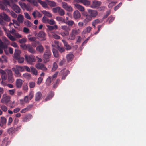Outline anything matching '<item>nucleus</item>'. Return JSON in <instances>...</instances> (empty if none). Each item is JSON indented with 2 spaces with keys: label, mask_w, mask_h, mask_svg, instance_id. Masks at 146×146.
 Wrapping results in <instances>:
<instances>
[{
  "label": "nucleus",
  "mask_w": 146,
  "mask_h": 146,
  "mask_svg": "<svg viewBox=\"0 0 146 146\" xmlns=\"http://www.w3.org/2000/svg\"><path fill=\"white\" fill-rule=\"evenodd\" d=\"M117 2L116 1H112L108 5V7L110 8H112L114 5H115Z\"/></svg>",
  "instance_id": "nucleus-48"
},
{
  "label": "nucleus",
  "mask_w": 146,
  "mask_h": 146,
  "mask_svg": "<svg viewBox=\"0 0 146 146\" xmlns=\"http://www.w3.org/2000/svg\"><path fill=\"white\" fill-rule=\"evenodd\" d=\"M29 46V45L23 44L20 45L21 47L24 50L28 49V47Z\"/></svg>",
  "instance_id": "nucleus-53"
},
{
  "label": "nucleus",
  "mask_w": 146,
  "mask_h": 146,
  "mask_svg": "<svg viewBox=\"0 0 146 146\" xmlns=\"http://www.w3.org/2000/svg\"><path fill=\"white\" fill-rule=\"evenodd\" d=\"M54 94L53 92H51L50 93V94H49L46 98L45 100L46 101H47L49 100L51 98L54 96Z\"/></svg>",
  "instance_id": "nucleus-37"
},
{
  "label": "nucleus",
  "mask_w": 146,
  "mask_h": 146,
  "mask_svg": "<svg viewBox=\"0 0 146 146\" xmlns=\"http://www.w3.org/2000/svg\"><path fill=\"white\" fill-rule=\"evenodd\" d=\"M62 29L63 30H64L66 31H69V29L68 27L66 25H63L61 27Z\"/></svg>",
  "instance_id": "nucleus-57"
},
{
  "label": "nucleus",
  "mask_w": 146,
  "mask_h": 146,
  "mask_svg": "<svg viewBox=\"0 0 146 146\" xmlns=\"http://www.w3.org/2000/svg\"><path fill=\"white\" fill-rule=\"evenodd\" d=\"M43 79L41 77L38 78L37 82V84H40L43 80Z\"/></svg>",
  "instance_id": "nucleus-64"
},
{
  "label": "nucleus",
  "mask_w": 146,
  "mask_h": 146,
  "mask_svg": "<svg viewBox=\"0 0 146 146\" xmlns=\"http://www.w3.org/2000/svg\"><path fill=\"white\" fill-rule=\"evenodd\" d=\"M9 76L8 79L9 82L12 83L14 81V79L12 76V73L11 70H8L7 71Z\"/></svg>",
  "instance_id": "nucleus-11"
},
{
  "label": "nucleus",
  "mask_w": 146,
  "mask_h": 146,
  "mask_svg": "<svg viewBox=\"0 0 146 146\" xmlns=\"http://www.w3.org/2000/svg\"><path fill=\"white\" fill-rule=\"evenodd\" d=\"M35 86V83L34 82H31L29 83V87L31 88H34Z\"/></svg>",
  "instance_id": "nucleus-59"
},
{
  "label": "nucleus",
  "mask_w": 146,
  "mask_h": 146,
  "mask_svg": "<svg viewBox=\"0 0 146 146\" xmlns=\"http://www.w3.org/2000/svg\"><path fill=\"white\" fill-rule=\"evenodd\" d=\"M46 1L48 3V5L51 7H54L56 6V3L55 2L52 1H49L46 0Z\"/></svg>",
  "instance_id": "nucleus-27"
},
{
  "label": "nucleus",
  "mask_w": 146,
  "mask_h": 146,
  "mask_svg": "<svg viewBox=\"0 0 146 146\" xmlns=\"http://www.w3.org/2000/svg\"><path fill=\"white\" fill-rule=\"evenodd\" d=\"M24 24L28 27H31L32 25V23L28 20L25 21L24 22Z\"/></svg>",
  "instance_id": "nucleus-41"
},
{
  "label": "nucleus",
  "mask_w": 146,
  "mask_h": 146,
  "mask_svg": "<svg viewBox=\"0 0 146 146\" xmlns=\"http://www.w3.org/2000/svg\"><path fill=\"white\" fill-rule=\"evenodd\" d=\"M38 2L40 3L42 6L44 8H46L48 7V5L47 3L44 1H41V0H38Z\"/></svg>",
  "instance_id": "nucleus-29"
},
{
  "label": "nucleus",
  "mask_w": 146,
  "mask_h": 146,
  "mask_svg": "<svg viewBox=\"0 0 146 146\" xmlns=\"http://www.w3.org/2000/svg\"><path fill=\"white\" fill-rule=\"evenodd\" d=\"M56 20L59 21V22H65L64 21V19H63L62 18L59 17H56Z\"/></svg>",
  "instance_id": "nucleus-52"
},
{
  "label": "nucleus",
  "mask_w": 146,
  "mask_h": 146,
  "mask_svg": "<svg viewBox=\"0 0 146 146\" xmlns=\"http://www.w3.org/2000/svg\"><path fill=\"white\" fill-rule=\"evenodd\" d=\"M80 30L79 29H74L72 30L71 32L75 35L80 33Z\"/></svg>",
  "instance_id": "nucleus-32"
},
{
  "label": "nucleus",
  "mask_w": 146,
  "mask_h": 146,
  "mask_svg": "<svg viewBox=\"0 0 146 146\" xmlns=\"http://www.w3.org/2000/svg\"><path fill=\"white\" fill-rule=\"evenodd\" d=\"M100 21L98 19H96L94 20L92 23V25L94 27H95V25L99 23Z\"/></svg>",
  "instance_id": "nucleus-42"
},
{
  "label": "nucleus",
  "mask_w": 146,
  "mask_h": 146,
  "mask_svg": "<svg viewBox=\"0 0 146 146\" xmlns=\"http://www.w3.org/2000/svg\"><path fill=\"white\" fill-rule=\"evenodd\" d=\"M22 89L23 91L27 92L28 90V87L26 83L24 84L22 86Z\"/></svg>",
  "instance_id": "nucleus-34"
},
{
  "label": "nucleus",
  "mask_w": 146,
  "mask_h": 146,
  "mask_svg": "<svg viewBox=\"0 0 146 146\" xmlns=\"http://www.w3.org/2000/svg\"><path fill=\"white\" fill-rule=\"evenodd\" d=\"M58 13L61 15H63L65 14V12L64 10L61 9L60 7V9H59L58 11Z\"/></svg>",
  "instance_id": "nucleus-50"
},
{
  "label": "nucleus",
  "mask_w": 146,
  "mask_h": 146,
  "mask_svg": "<svg viewBox=\"0 0 146 146\" xmlns=\"http://www.w3.org/2000/svg\"><path fill=\"white\" fill-rule=\"evenodd\" d=\"M75 35L72 32L71 33L68 38L70 40H73L75 39Z\"/></svg>",
  "instance_id": "nucleus-39"
},
{
  "label": "nucleus",
  "mask_w": 146,
  "mask_h": 146,
  "mask_svg": "<svg viewBox=\"0 0 146 146\" xmlns=\"http://www.w3.org/2000/svg\"><path fill=\"white\" fill-rule=\"evenodd\" d=\"M3 42L0 39V47L4 49V51L6 54H8V52L6 50L8 46L10 44V42L7 38L3 37L2 38Z\"/></svg>",
  "instance_id": "nucleus-1"
},
{
  "label": "nucleus",
  "mask_w": 146,
  "mask_h": 146,
  "mask_svg": "<svg viewBox=\"0 0 146 146\" xmlns=\"http://www.w3.org/2000/svg\"><path fill=\"white\" fill-rule=\"evenodd\" d=\"M3 29L6 32L7 36L12 41L16 40L15 38L11 35L10 32L8 31H7L6 28L4 27L3 28Z\"/></svg>",
  "instance_id": "nucleus-6"
},
{
  "label": "nucleus",
  "mask_w": 146,
  "mask_h": 146,
  "mask_svg": "<svg viewBox=\"0 0 146 146\" xmlns=\"http://www.w3.org/2000/svg\"><path fill=\"white\" fill-rule=\"evenodd\" d=\"M62 7L66 10L69 11H73V9L72 7L69 5L65 2L62 3Z\"/></svg>",
  "instance_id": "nucleus-7"
},
{
  "label": "nucleus",
  "mask_w": 146,
  "mask_h": 146,
  "mask_svg": "<svg viewBox=\"0 0 146 146\" xmlns=\"http://www.w3.org/2000/svg\"><path fill=\"white\" fill-rule=\"evenodd\" d=\"M58 66L56 63H54L53 64V66L52 69V71H55L56 69L57 68Z\"/></svg>",
  "instance_id": "nucleus-56"
},
{
  "label": "nucleus",
  "mask_w": 146,
  "mask_h": 146,
  "mask_svg": "<svg viewBox=\"0 0 146 146\" xmlns=\"http://www.w3.org/2000/svg\"><path fill=\"white\" fill-rule=\"evenodd\" d=\"M2 1L3 4L5 6L8 5L11 6V5L10 4L9 1L7 0H3Z\"/></svg>",
  "instance_id": "nucleus-51"
},
{
  "label": "nucleus",
  "mask_w": 146,
  "mask_h": 146,
  "mask_svg": "<svg viewBox=\"0 0 146 146\" xmlns=\"http://www.w3.org/2000/svg\"><path fill=\"white\" fill-rule=\"evenodd\" d=\"M1 108L2 110L4 112L6 111L7 110V107L3 105H2L1 106Z\"/></svg>",
  "instance_id": "nucleus-55"
},
{
  "label": "nucleus",
  "mask_w": 146,
  "mask_h": 146,
  "mask_svg": "<svg viewBox=\"0 0 146 146\" xmlns=\"http://www.w3.org/2000/svg\"><path fill=\"white\" fill-rule=\"evenodd\" d=\"M55 43L56 44V45L54 46V45H52V46L53 47L55 46L61 52H62L64 51V49L62 47H60L58 45V42L57 41H55Z\"/></svg>",
  "instance_id": "nucleus-17"
},
{
  "label": "nucleus",
  "mask_w": 146,
  "mask_h": 146,
  "mask_svg": "<svg viewBox=\"0 0 146 146\" xmlns=\"http://www.w3.org/2000/svg\"><path fill=\"white\" fill-rule=\"evenodd\" d=\"M12 70L15 73V75L16 77H20L21 76V74L19 71L21 72L24 71V66H21L16 65L15 67L12 68Z\"/></svg>",
  "instance_id": "nucleus-2"
},
{
  "label": "nucleus",
  "mask_w": 146,
  "mask_h": 146,
  "mask_svg": "<svg viewBox=\"0 0 146 146\" xmlns=\"http://www.w3.org/2000/svg\"><path fill=\"white\" fill-rule=\"evenodd\" d=\"M75 6L76 8L78 9L80 11H83L84 10V8L81 5L78 4H75Z\"/></svg>",
  "instance_id": "nucleus-26"
},
{
  "label": "nucleus",
  "mask_w": 146,
  "mask_h": 146,
  "mask_svg": "<svg viewBox=\"0 0 146 146\" xmlns=\"http://www.w3.org/2000/svg\"><path fill=\"white\" fill-rule=\"evenodd\" d=\"M36 50L40 53L43 52L44 50L43 47L42 45L38 46L36 48Z\"/></svg>",
  "instance_id": "nucleus-30"
},
{
  "label": "nucleus",
  "mask_w": 146,
  "mask_h": 146,
  "mask_svg": "<svg viewBox=\"0 0 146 146\" xmlns=\"http://www.w3.org/2000/svg\"><path fill=\"white\" fill-rule=\"evenodd\" d=\"M10 96L4 94L3 95V97L1 100V102L3 103L6 104L10 101Z\"/></svg>",
  "instance_id": "nucleus-5"
},
{
  "label": "nucleus",
  "mask_w": 146,
  "mask_h": 146,
  "mask_svg": "<svg viewBox=\"0 0 146 146\" xmlns=\"http://www.w3.org/2000/svg\"><path fill=\"white\" fill-rule=\"evenodd\" d=\"M51 53L49 50H47L45 51L43 56L45 62L49 61V59L50 58Z\"/></svg>",
  "instance_id": "nucleus-4"
},
{
  "label": "nucleus",
  "mask_w": 146,
  "mask_h": 146,
  "mask_svg": "<svg viewBox=\"0 0 146 146\" xmlns=\"http://www.w3.org/2000/svg\"><path fill=\"white\" fill-rule=\"evenodd\" d=\"M32 15L35 18H36L37 17H40L42 16L41 14L36 10L33 12Z\"/></svg>",
  "instance_id": "nucleus-19"
},
{
  "label": "nucleus",
  "mask_w": 146,
  "mask_h": 146,
  "mask_svg": "<svg viewBox=\"0 0 146 146\" xmlns=\"http://www.w3.org/2000/svg\"><path fill=\"white\" fill-rule=\"evenodd\" d=\"M1 120L0 121V126L2 127L5 125L6 122V119L5 118L3 117H1Z\"/></svg>",
  "instance_id": "nucleus-20"
},
{
  "label": "nucleus",
  "mask_w": 146,
  "mask_h": 146,
  "mask_svg": "<svg viewBox=\"0 0 146 146\" xmlns=\"http://www.w3.org/2000/svg\"><path fill=\"white\" fill-rule=\"evenodd\" d=\"M101 4V3L99 1H96L93 2L91 7L92 8H95L99 6Z\"/></svg>",
  "instance_id": "nucleus-23"
},
{
  "label": "nucleus",
  "mask_w": 146,
  "mask_h": 146,
  "mask_svg": "<svg viewBox=\"0 0 146 146\" xmlns=\"http://www.w3.org/2000/svg\"><path fill=\"white\" fill-rule=\"evenodd\" d=\"M19 4L23 9H26L28 11H30L33 9V8L32 7L29 8V6H27L23 3L19 2Z\"/></svg>",
  "instance_id": "nucleus-9"
},
{
  "label": "nucleus",
  "mask_w": 146,
  "mask_h": 146,
  "mask_svg": "<svg viewBox=\"0 0 146 146\" xmlns=\"http://www.w3.org/2000/svg\"><path fill=\"white\" fill-rule=\"evenodd\" d=\"M51 77H49L46 79V84L47 85H49L51 82Z\"/></svg>",
  "instance_id": "nucleus-38"
},
{
  "label": "nucleus",
  "mask_w": 146,
  "mask_h": 146,
  "mask_svg": "<svg viewBox=\"0 0 146 146\" xmlns=\"http://www.w3.org/2000/svg\"><path fill=\"white\" fill-rule=\"evenodd\" d=\"M62 41L63 42L64 46L66 47V49L67 50H69L71 48V47L70 46L68 45L67 42L64 40H62Z\"/></svg>",
  "instance_id": "nucleus-31"
},
{
  "label": "nucleus",
  "mask_w": 146,
  "mask_h": 146,
  "mask_svg": "<svg viewBox=\"0 0 146 146\" xmlns=\"http://www.w3.org/2000/svg\"><path fill=\"white\" fill-rule=\"evenodd\" d=\"M52 51L54 56L56 57H58L59 56V54L58 51L54 49H53Z\"/></svg>",
  "instance_id": "nucleus-40"
},
{
  "label": "nucleus",
  "mask_w": 146,
  "mask_h": 146,
  "mask_svg": "<svg viewBox=\"0 0 146 146\" xmlns=\"http://www.w3.org/2000/svg\"><path fill=\"white\" fill-rule=\"evenodd\" d=\"M81 15L79 12L77 11H76L73 13V17L74 19H77L80 17Z\"/></svg>",
  "instance_id": "nucleus-18"
},
{
  "label": "nucleus",
  "mask_w": 146,
  "mask_h": 146,
  "mask_svg": "<svg viewBox=\"0 0 146 146\" xmlns=\"http://www.w3.org/2000/svg\"><path fill=\"white\" fill-rule=\"evenodd\" d=\"M60 34L62 36L64 37L68 35L69 34V32L68 31H67L65 32H61Z\"/></svg>",
  "instance_id": "nucleus-43"
},
{
  "label": "nucleus",
  "mask_w": 146,
  "mask_h": 146,
  "mask_svg": "<svg viewBox=\"0 0 146 146\" xmlns=\"http://www.w3.org/2000/svg\"><path fill=\"white\" fill-rule=\"evenodd\" d=\"M26 41H27V39L25 38H22L19 40V42L21 43H25Z\"/></svg>",
  "instance_id": "nucleus-60"
},
{
  "label": "nucleus",
  "mask_w": 146,
  "mask_h": 146,
  "mask_svg": "<svg viewBox=\"0 0 146 146\" xmlns=\"http://www.w3.org/2000/svg\"><path fill=\"white\" fill-rule=\"evenodd\" d=\"M28 51L31 53H34L35 52V50L33 49L29 45V46L28 48Z\"/></svg>",
  "instance_id": "nucleus-47"
},
{
  "label": "nucleus",
  "mask_w": 146,
  "mask_h": 146,
  "mask_svg": "<svg viewBox=\"0 0 146 146\" xmlns=\"http://www.w3.org/2000/svg\"><path fill=\"white\" fill-rule=\"evenodd\" d=\"M52 36L54 38L56 39H59L60 38V36L54 33H53Z\"/></svg>",
  "instance_id": "nucleus-62"
},
{
  "label": "nucleus",
  "mask_w": 146,
  "mask_h": 146,
  "mask_svg": "<svg viewBox=\"0 0 146 146\" xmlns=\"http://www.w3.org/2000/svg\"><path fill=\"white\" fill-rule=\"evenodd\" d=\"M76 1L77 3H81L84 5L87 6L90 4V2L88 0H76Z\"/></svg>",
  "instance_id": "nucleus-14"
},
{
  "label": "nucleus",
  "mask_w": 146,
  "mask_h": 146,
  "mask_svg": "<svg viewBox=\"0 0 146 146\" xmlns=\"http://www.w3.org/2000/svg\"><path fill=\"white\" fill-rule=\"evenodd\" d=\"M42 97V94L40 92H37L35 95V100L36 101H39Z\"/></svg>",
  "instance_id": "nucleus-21"
},
{
  "label": "nucleus",
  "mask_w": 146,
  "mask_h": 146,
  "mask_svg": "<svg viewBox=\"0 0 146 146\" xmlns=\"http://www.w3.org/2000/svg\"><path fill=\"white\" fill-rule=\"evenodd\" d=\"M73 57V55L72 54H68L66 56L67 59L68 61H71L72 60Z\"/></svg>",
  "instance_id": "nucleus-33"
},
{
  "label": "nucleus",
  "mask_w": 146,
  "mask_h": 146,
  "mask_svg": "<svg viewBox=\"0 0 146 146\" xmlns=\"http://www.w3.org/2000/svg\"><path fill=\"white\" fill-rule=\"evenodd\" d=\"M17 59L18 62L19 63H23L24 60V58L23 57H19L18 58H17Z\"/></svg>",
  "instance_id": "nucleus-49"
},
{
  "label": "nucleus",
  "mask_w": 146,
  "mask_h": 146,
  "mask_svg": "<svg viewBox=\"0 0 146 146\" xmlns=\"http://www.w3.org/2000/svg\"><path fill=\"white\" fill-rule=\"evenodd\" d=\"M14 37H15L16 39V38H21L22 37V36L21 34L17 32L15 33H14Z\"/></svg>",
  "instance_id": "nucleus-35"
},
{
  "label": "nucleus",
  "mask_w": 146,
  "mask_h": 146,
  "mask_svg": "<svg viewBox=\"0 0 146 146\" xmlns=\"http://www.w3.org/2000/svg\"><path fill=\"white\" fill-rule=\"evenodd\" d=\"M21 53V51L18 50H15L13 55L14 58L17 59L20 57V54Z\"/></svg>",
  "instance_id": "nucleus-16"
},
{
  "label": "nucleus",
  "mask_w": 146,
  "mask_h": 146,
  "mask_svg": "<svg viewBox=\"0 0 146 146\" xmlns=\"http://www.w3.org/2000/svg\"><path fill=\"white\" fill-rule=\"evenodd\" d=\"M23 32L26 34H28L29 33L30 30L28 28L24 27L23 28Z\"/></svg>",
  "instance_id": "nucleus-54"
},
{
  "label": "nucleus",
  "mask_w": 146,
  "mask_h": 146,
  "mask_svg": "<svg viewBox=\"0 0 146 146\" xmlns=\"http://www.w3.org/2000/svg\"><path fill=\"white\" fill-rule=\"evenodd\" d=\"M38 36L39 37L43 38L42 40V41H43L46 39L45 37L46 36V34L43 31H40L38 34Z\"/></svg>",
  "instance_id": "nucleus-13"
},
{
  "label": "nucleus",
  "mask_w": 146,
  "mask_h": 146,
  "mask_svg": "<svg viewBox=\"0 0 146 146\" xmlns=\"http://www.w3.org/2000/svg\"><path fill=\"white\" fill-rule=\"evenodd\" d=\"M17 20L19 23H22L24 20L23 16L21 14L19 15L17 18Z\"/></svg>",
  "instance_id": "nucleus-24"
},
{
  "label": "nucleus",
  "mask_w": 146,
  "mask_h": 146,
  "mask_svg": "<svg viewBox=\"0 0 146 146\" xmlns=\"http://www.w3.org/2000/svg\"><path fill=\"white\" fill-rule=\"evenodd\" d=\"M42 12L43 14H44L46 16L48 17H52V15L50 12L48 11H42Z\"/></svg>",
  "instance_id": "nucleus-28"
},
{
  "label": "nucleus",
  "mask_w": 146,
  "mask_h": 146,
  "mask_svg": "<svg viewBox=\"0 0 146 146\" xmlns=\"http://www.w3.org/2000/svg\"><path fill=\"white\" fill-rule=\"evenodd\" d=\"M2 16L3 17L4 19L7 21H8L10 20L9 17L5 13H3V14L2 15Z\"/></svg>",
  "instance_id": "nucleus-44"
},
{
  "label": "nucleus",
  "mask_w": 146,
  "mask_h": 146,
  "mask_svg": "<svg viewBox=\"0 0 146 146\" xmlns=\"http://www.w3.org/2000/svg\"><path fill=\"white\" fill-rule=\"evenodd\" d=\"M65 23L67 24L69 26H72L74 24V22L71 20H70L66 22H65Z\"/></svg>",
  "instance_id": "nucleus-46"
},
{
  "label": "nucleus",
  "mask_w": 146,
  "mask_h": 146,
  "mask_svg": "<svg viewBox=\"0 0 146 146\" xmlns=\"http://www.w3.org/2000/svg\"><path fill=\"white\" fill-rule=\"evenodd\" d=\"M25 57L26 60L29 64H32L33 62L36 61L34 56L33 55L28 56L26 55H25Z\"/></svg>",
  "instance_id": "nucleus-3"
},
{
  "label": "nucleus",
  "mask_w": 146,
  "mask_h": 146,
  "mask_svg": "<svg viewBox=\"0 0 146 146\" xmlns=\"http://www.w3.org/2000/svg\"><path fill=\"white\" fill-rule=\"evenodd\" d=\"M30 68L31 69V72L35 76L37 75L38 71L34 67L31 66Z\"/></svg>",
  "instance_id": "nucleus-22"
},
{
  "label": "nucleus",
  "mask_w": 146,
  "mask_h": 146,
  "mask_svg": "<svg viewBox=\"0 0 146 146\" xmlns=\"http://www.w3.org/2000/svg\"><path fill=\"white\" fill-rule=\"evenodd\" d=\"M36 67L38 69H40L44 71H46L47 68L42 63H38L35 65Z\"/></svg>",
  "instance_id": "nucleus-8"
},
{
  "label": "nucleus",
  "mask_w": 146,
  "mask_h": 146,
  "mask_svg": "<svg viewBox=\"0 0 146 146\" xmlns=\"http://www.w3.org/2000/svg\"><path fill=\"white\" fill-rule=\"evenodd\" d=\"M92 28L90 26H88L87 27L86 29H84L82 32L83 34H86L87 33H89L90 32Z\"/></svg>",
  "instance_id": "nucleus-25"
},
{
  "label": "nucleus",
  "mask_w": 146,
  "mask_h": 146,
  "mask_svg": "<svg viewBox=\"0 0 146 146\" xmlns=\"http://www.w3.org/2000/svg\"><path fill=\"white\" fill-rule=\"evenodd\" d=\"M48 23L50 25H53L55 23V22L53 19H52L50 20L49 19Z\"/></svg>",
  "instance_id": "nucleus-63"
},
{
  "label": "nucleus",
  "mask_w": 146,
  "mask_h": 146,
  "mask_svg": "<svg viewBox=\"0 0 146 146\" xmlns=\"http://www.w3.org/2000/svg\"><path fill=\"white\" fill-rule=\"evenodd\" d=\"M34 92L33 91H30L29 94V100H31L33 97Z\"/></svg>",
  "instance_id": "nucleus-45"
},
{
  "label": "nucleus",
  "mask_w": 146,
  "mask_h": 146,
  "mask_svg": "<svg viewBox=\"0 0 146 146\" xmlns=\"http://www.w3.org/2000/svg\"><path fill=\"white\" fill-rule=\"evenodd\" d=\"M49 19L45 16H44L42 18V21L44 23H48Z\"/></svg>",
  "instance_id": "nucleus-61"
},
{
  "label": "nucleus",
  "mask_w": 146,
  "mask_h": 146,
  "mask_svg": "<svg viewBox=\"0 0 146 146\" xmlns=\"http://www.w3.org/2000/svg\"><path fill=\"white\" fill-rule=\"evenodd\" d=\"M30 100H29V97L28 96H25L24 98V102L25 103L29 102Z\"/></svg>",
  "instance_id": "nucleus-58"
},
{
  "label": "nucleus",
  "mask_w": 146,
  "mask_h": 146,
  "mask_svg": "<svg viewBox=\"0 0 146 146\" xmlns=\"http://www.w3.org/2000/svg\"><path fill=\"white\" fill-rule=\"evenodd\" d=\"M11 6L13 10L17 13H19L20 12V8L17 5L13 4Z\"/></svg>",
  "instance_id": "nucleus-10"
},
{
  "label": "nucleus",
  "mask_w": 146,
  "mask_h": 146,
  "mask_svg": "<svg viewBox=\"0 0 146 146\" xmlns=\"http://www.w3.org/2000/svg\"><path fill=\"white\" fill-rule=\"evenodd\" d=\"M88 13L91 16L93 17H96L98 14L97 11L95 10H89L88 11Z\"/></svg>",
  "instance_id": "nucleus-15"
},
{
  "label": "nucleus",
  "mask_w": 146,
  "mask_h": 146,
  "mask_svg": "<svg viewBox=\"0 0 146 146\" xmlns=\"http://www.w3.org/2000/svg\"><path fill=\"white\" fill-rule=\"evenodd\" d=\"M92 17L90 14H88L86 15V18L85 20L87 22H88L92 20Z\"/></svg>",
  "instance_id": "nucleus-36"
},
{
  "label": "nucleus",
  "mask_w": 146,
  "mask_h": 146,
  "mask_svg": "<svg viewBox=\"0 0 146 146\" xmlns=\"http://www.w3.org/2000/svg\"><path fill=\"white\" fill-rule=\"evenodd\" d=\"M23 81L20 79H17L16 81V86L18 88H20L23 84Z\"/></svg>",
  "instance_id": "nucleus-12"
}]
</instances>
